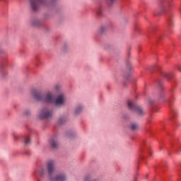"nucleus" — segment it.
<instances>
[{"instance_id": "nucleus-1", "label": "nucleus", "mask_w": 181, "mask_h": 181, "mask_svg": "<svg viewBox=\"0 0 181 181\" xmlns=\"http://www.w3.org/2000/svg\"><path fill=\"white\" fill-rule=\"evenodd\" d=\"M33 95L35 100L37 101H44V103H54V98L52 96V93H47L45 98V95L40 90H33Z\"/></svg>"}, {"instance_id": "nucleus-2", "label": "nucleus", "mask_w": 181, "mask_h": 181, "mask_svg": "<svg viewBox=\"0 0 181 181\" xmlns=\"http://www.w3.org/2000/svg\"><path fill=\"white\" fill-rule=\"evenodd\" d=\"M56 2V0L48 1L47 0H30V4L32 11L33 12H37L39 6H49V5H53Z\"/></svg>"}, {"instance_id": "nucleus-3", "label": "nucleus", "mask_w": 181, "mask_h": 181, "mask_svg": "<svg viewBox=\"0 0 181 181\" xmlns=\"http://www.w3.org/2000/svg\"><path fill=\"white\" fill-rule=\"evenodd\" d=\"M160 11L158 13H155V15L158 16H160V15H163V13H166V12H169L170 11V7L172 6V4H170V1L169 0H160Z\"/></svg>"}, {"instance_id": "nucleus-4", "label": "nucleus", "mask_w": 181, "mask_h": 181, "mask_svg": "<svg viewBox=\"0 0 181 181\" xmlns=\"http://www.w3.org/2000/svg\"><path fill=\"white\" fill-rule=\"evenodd\" d=\"M175 101V98L173 97V93H171L170 97L167 100L166 103L170 108V114L171 118H176L177 117V112L173 108V103Z\"/></svg>"}, {"instance_id": "nucleus-5", "label": "nucleus", "mask_w": 181, "mask_h": 181, "mask_svg": "<svg viewBox=\"0 0 181 181\" xmlns=\"http://www.w3.org/2000/svg\"><path fill=\"white\" fill-rule=\"evenodd\" d=\"M128 108L129 110H132V111H134L139 115H144L142 107L138 106L135 103L132 101L128 102Z\"/></svg>"}, {"instance_id": "nucleus-6", "label": "nucleus", "mask_w": 181, "mask_h": 181, "mask_svg": "<svg viewBox=\"0 0 181 181\" xmlns=\"http://www.w3.org/2000/svg\"><path fill=\"white\" fill-rule=\"evenodd\" d=\"M53 111L49 110V108L45 107L41 110L40 113V119H46L47 118H51Z\"/></svg>"}, {"instance_id": "nucleus-7", "label": "nucleus", "mask_w": 181, "mask_h": 181, "mask_svg": "<svg viewBox=\"0 0 181 181\" xmlns=\"http://www.w3.org/2000/svg\"><path fill=\"white\" fill-rule=\"evenodd\" d=\"M156 83L158 88L160 89V93L158 97L159 100H160L165 97V91L163 90V81L162 79H158Z\"/></svg>"}, {"instance_id": "nucleus-8", "label": "nucleus", "mask_w": 181, "mask_h": 181, "mask_svg": "<svg viewBox=\"0 0 181 181\" xmlns=\"http://www.w3.org/2000/svg\"><path fill=\"white\" fill-rule=\"evenodd\" d=\"M149 105H150L151 109L154 112H158V111H159V106H158V103L156 101L153 100H150Z\"/></svg>"}, {"instance_id": "nucleus-9", "label": "nucleus", "mask_w": 181, "mask_h": 181, "mask_svg": "<svg viewBox=\"0 0 181 181\" xmlns=\"http://www.w3.org/2000/svg\"><path fill=\"white\" fill-rule=\"evenodd\" d=\"M6 62H8V60L4 59L0 65V73L1 76H6L8 74L6 69H5V63H6Z\"/></svg>"}, {"instance_id": "nucleus-10", "label": "nucleus", "mask_w": 181, "mask_h": 181, "mask_svg": "<svg viewBox=\"0 0 181 181\" xmlns=\"http://www.w3.org/2000/svg\"><path fill=\"white\" fill-rule=\"evenodd\" d=\"M47 169L48 173L49 176H52V173H53V170H54V160H49L47 162Z\"/></svg>"}, {"instance_id": "nucleus-11", "label": "nucleus", "mask_w": 181, "mask_h": 181, "mask_svg": "<svg viewBox=\"0 0 181 181\" xmlns=\"http://www.w3.org/2000/svg\"><path fill=\"white\" fill-rule=\"evenodd\" d=\"M167 23H168V32H172V28H173V16L172 15H170L167 19Z\"/></svg>"}, {"instance_id": "nucleus-12", "label": "nucleus", "mask_w": 181, "mask_h": 181, "mask_svg": "<svg viewBox=\"0 0 181 181\" xmlns=\"http://www.w3.org/2000/svg\"><path fill=\"white\" fill-rule=\"evenodd\" d=\"M160 74L163 77L166 78L168 81H170L173 78H175V74L173 73L168 74L166 72H160Z\"/></svg>"}, {"instance_id": "nucleus-13", "label": "nucleus", "mask_w": 181, "mask_h": 181, "mask_svg": "<svg viewBox=\"0 0 181 181\" xmlns=\"http://www.w3.org/2000/svg\"><path fill=\"white\" fill-rule=\"evenodd\" d=\"M51 181H64L66 180V175L64 174H59L54 178L51 177Z\"/></svg>"}, {"instance_id": "nucleus-14", "label": "nucleus", "mask_w": 181, "mask_h": 181, "mask_svg": "<svg viewBox=\"0 0 181 181\" xmlns=\"http://www.w3.org/2000/svg\"><path fill=\"white\" fill-rule=\"evenodd\" d=\"M148 153H141L140 154L139 160L141 162V160H144L145 158L146 157V155H149V156H152V151H151V148H147Z\"/></svg>"}, {"instance_id": "nucleus-15", "label": "nucleus", "mask_w": 181, "mask_h": 181, "mask_svg": "<svg viewBox=\"0 0 181 181\" xmlns=\"http://www.w3.org/2000/svg\"><path fill=\"white\" fill-rule=\"evenodd\" d=\"M171 148L174 149L175 152H180L181 151V144H176L174 141L171 144Z\"/></svg>"}, {"instance_id": "nucleus-16", "label": "nucleus", "mask_w": 181, "mask_h": 181, "mask_svg": "<svg viewBox=\"0 0 181 181\" xmlns=\"http://www.w3.org/2000/svg\"><path fill=\"white\" fill-rule=\"evenodd\" d=\"M64 103V98L63 97V95H59L55 100V104L57 105H59V104H63Z\"/></svg>"}, {"instance_id": "nucleus-17", "label": "nucleus", "mask_w": 181, "mask_h": 181, "mask_svg": "<svg viewBox=\"0 0 181 181\" xmlns=\"http://www.w3.org/2000/svg\"><path fill=\"white\" fill-rule=\"evenodd\" d=\"M49 144L53 149H56V148H57V146H59V144H57V142L56 141H54V139H51L49 141Z\"/></svg>"}, {"instance_id": "nucleus-18", "label": "nucleus", "mask_w": 181, "mask_h": 181, "mask_svg": "<svg viewBox=\"0 0 181 181\" xmlns=\"http://www.w3.org/2000/svg\"><path fill=\"white\" fill-rule=\"evenodd\" d=\"M152 69H153L152 71H160V69H161L160 66H159L158 64L153 65Z\"/></svg>"}, {"instance_id": "nucleus-19", "label": "nucleus", "mask_w": 181, "mask_h": 181, "mask_svg": "<svg viewBox=\"0 0 181 181\" xmlns=\"http://www.w3.org/2000/svg\"><path fill=\"white\" fill-rule=\"evenodd\" d=\"M96 14L98 16H103V8L101 6L97 9Z\"/></svg>"}, {"instance_id": "nucleus-20", "label": "nucleus", "mask_w": 181, "mask_h": 181, "mask_svg": "<svg viewBox=\"0 0 181 181\" xmlns=\"http://www.w3.org/2000/svg\"><path fill=\"white\" fill-rule=\"evenodd\" d=\"M66 121H67V119L64 117H60L58 120V124L62 125V124H64V122H66Z\"/></svg>"}, {"instance_id": "nucleus-21", "label": "nucleus", "mask_w": 181, "mask_h": 181, "mask_svg": "<svg viewBox=\"0 0 181 181\" xmlns=\"http://www.w3.org/2000/svg\"><path fill=\"white\" fill-rule=\"evenodd\" d=\"M33 26L39 27L41 25V23L38 20H35L32 23Z\"/></svg>"}, {"instance_id": "nucleus-22", "label": "nucleus", "mask_w": 181, "mask_h": 181, "mask_svg": "<svg viewBox=\"0 0 181 181\" xmlns=\"http://www.w3.org/2000/svg\"><path fill=\"white\" fill-rule=\"evenodd\" d=\"M149 33H155L156 32V27L152 25L150 28H148Z\"/></svg>"}, {"instance_id": "nucleus-23", "label": "nucleus", "mask_w": 181, "mask_h": 181, "mask_svg": "<svg viewBox=\"0 0 181 181\" xmlns=\"http://www.w3.org/2000/svg\"><path fill=\"white\" fill-rule=\"evenodd\" d=\"M81 111H83V107L79 106V107H78L75 110V115H78V113H79Z\"/></svg>"}, {"instance_id": "nucleus-24", "label": "nucleus", "mask_w": 181, "mask_h": 181, "mask_svg": "<svg viewBox=\"0 0 181 181\" xmlns=\"http://www.w3.org/2000/svg\"><path fill=\"white\" fill-rule=\"evenodd\" d=\"M127 68L129 71H132V66H131V62H129V61L127 62Z\"/></svg>"}, {"instance_id": "nucleus-25", "label": "nucleus", "mask_w": 181, "mask_h": 181, "mask_svg": "<svg viewBox=\"0 0 181 181\" xmlns=\"http://www.w3.org/2000/svg\"><path fill=\"white\" fill-rule=\"evenodd\" d=\"M131 129H132V131H135V129H138V124H132L131 125Z\"/></svg>"}, {"instance_id": "nucleus-26", "label": "nucleus", "mask_w": 181, "mask_h": 181, "mask_svg": "<svg viewBox=\"0 0 181 181\" xmlns=\"http://www.w3.org/2000/svg\"><path fill=\"white\" fill-rule=\"evenodd\" d=\"M30 142V136H26L25 139V144L28 145V144H29Z\"/></svg>"}, {"instance_id": "nucleus-27", "label": "nucleus", "mask_w": 181, "mask_h": 181, "mask_svg": "<svg viewBox=\"0 0 181 181\" xmlns=\"http://www.w3.org/2000/svg\"><path fill=\"white\" fill-rule=\"evenodd\" d=\"M134 29L136 32H139V25H138V23H136L135 24V27H134Z\"/></svg>"}, {"instance_id": "nucleus-28", "label": "nucleus", "mask_w": 181, "mask_h": 181, "mask_svg": "<svg viewBox=\"0 0 181 181\" xmlns=\"http://www.w3.org/2000/svg\"><path fill=\"white\" fill-rule=\"evenodd\" d=\"M164 146H165V143H160V147H159L160 151H162V149H163Z\"/></svg>"}, {"instance_id": "nucleus-29", "label": "nucleus", "mask_w": 181, "mask_h": 181, "mask_svg": "<svg viewBox=\"0 0 181 181\" xmlns=\"http://www.w3.org/2000/svg\"><path fill=\"white\" fill-rule=\"evenodd\" d=\"M177 175H178V181L181 180V171H178L177 173Z\"/></svg>"}, {"instance_id": "nucleus-30", "label": "nucleus", "mask_w": 181, "mask_h": 181, "mask_svg": "<svg viewBox=\"0 0 181 181\" xmlns=\"http://www.w3.org/2000/svg\"><path fill=\"white\" fill-rule=\"evenodd\" d=\"M39 173H40V176L42 177H43V175H45V171L43 170V169H42V170L40 171Z\"/></svg>"}, {"instance_id": "nucleus-31", "label": "nucleus", "mask_w": 181, "mask_h": 181, "mask_svg": "<svg viewBox=\"0 0 181 181\" xmlns=\"http://www.w3.org/2000/svg\"><path fill=\"white\" fill-rule=\"evenodd\" d=\"M174 125H175V127H180V124H179V122H177V121L174 122Z\"/></svg>"}, {"instance_id": "nucleus-32", "label": "nucleus", "mask_w": 181, "mask_h": 181, "mask_svg": "<svg viewBox=\"0 0 181 181\" xmlns=\"http://www.w3.org/2000/svg\"><path fill=\"white\" fill-rule=\"evenodd\" d=\"M105 30V28H104V27L100 28V33H104Z\"/></svg>"}, {"instance_id": "nucleus-33", "label": "nucleus", "mask_w": 181, "mask_h": 181, "mask_svg": "<svg viewBox=\"0 0 181 181\" xmlns=\"http://www.w3.org/2000/svg\"><path fill=\"white\" fill-rule=\"evenodd\" d=\"M124 77L127 78V81H129V74L127 76H124Z\"/></svg>"}, {"instance_id": "nucleus-34", "label": "nucleus", "mask_w": 181, "mask_h": 181, "mask_svg": "<svg viewBox=\"0 0 181 181\" xmlns=\"http://www.w3.org/2000/svg\"><path fill=\"white\" fill-rule=\"evenodd\" d=\"M25 115H29L30 114V112L29 110H27L26 112H25Z\"/></svg>"}, {"instance_id": "nucleus-35", "label": "nucleus", "mask_w": 181, "mask_h": 181, "mask_svg": "<svg viewBox=\"0 0 181 181\" xmlns=\"http://www.w3.org/2000/svg\"><path fill=\"white\" fill-rule=\"evenodd\" d=\"M109 1V2H110L111 4H114V2H115V1L117 0H107Z\"/></svg>"}, {"instance_id": "nucleus-36", "label": "nucleus", "mask_w": 181, "mask_h": 181, "mask_svg": "<svg viewBox=\"0 0 181 181\" xmlns=\"http://www.w3.org/2000/svg\"><path fill=\"white\" fill-rule=\"evenodd\" d=\"M25 154H26V155H30V151H27V152H25Z\"/></svg>"}, {"instance_id": "nucleus-37", "label": "nucleus", "mask_w": 181, "mask_h": 181, "mask_svg": "<svg viewBox=\"0 0 181 181\" xmlns=\"http://www.w3.org/2000/svg\"><path fill=\"white\" fill-rule=\"evenodd\" d=\"M165 166H166V164H165V165L161 164V165H160V168H162V167H165Z\"/></svg>"}, {"instance_id": "nucleus-38", "label": "nucleus", "mask_w": 181, "mask_h": 181, "mask_svg": "<svg viewBox=\"0 0 181 181\" xmlns=\"http://www.w3.org/2000/svg\"><path fill=\"white\" fill-rule=\"evenodd\" d=\"M141 152H144V147L141 148Z\"/></svg>"}, {"instance_id": "nucleus-39", "label": "nucleus", "mask_w": 181, "mask_h": 181, "mask_svg": "<svg viewBox=\"0 0 181 181\" xmlns=\"http://www.w3.org/2000/svg\"><path fill=\"white\" fill-rule=\"evenodd\" d=\"M179 71H181V68H179Z\"/></svg>"}, {"instance_id": "nucleus-40", "label": "nucleus", "mask_w": 181, "mask_h": 181, "mask_svg": "<svg viewBox=\"0 0 181 181\" xmlns=\"http://www.w3.org/2000/svg\"><path fill=\"white\" fill-rule=\"evenodd\" d=\"M144 144L143 145H145V143H143Z\"/></svg>"}, {"instance_id": "nucleus-41", "label": "nucleus", "mask_w": 181, "mask_h": 181, "mask_svg": "<svg viewBox=\"0 0 181 181\" xmlns=\"http://www.w3.org/2000/svg\"><path fill=\"white\" fill-rule=\"evenodd\" d=\"M37 181H40V180H37Z\"/></svg>"}]
</instances>
